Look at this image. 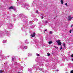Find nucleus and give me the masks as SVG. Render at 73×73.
I'll return each mask as SVG.
<instances>
[{"instance_id": "4", "label": "nucleus", "mask_w": 73, "mask_h": 73, "mask_svg": "<svg viewBox=\"0 0 73 73\" xmlns=\"http://www.w3.org/2000/svg\"><path fill=\"white\" fill-rule=\"evenodd\" d=\"M9 34V33L7 31H5L4 33H3V35H8Z\"/></svg>"}, {"instance_id": "34", "label": "nucleus", "mask_w": 73, "mask_h": 73, "mask_svg": "<svg viewBox=\"0 0 73 73\" xmlns=\"http://www.w3.org/2000/svg\"><path fill=\"white\" fill-rule=\"evenodd\" d=\"M56 72H58V71H59V70H56Z\"/></svg>"}, {"instance_id": "7", "label": "nucleus", "mask_w": 73, "mask_h": 73, "mask_svg": "<svg viewBox=\"0 0 73 73\" xmlns=\"http://www.w3.org/2000/svg\"><path fill=\"white\" fill-rule=\"evenodd\" d=\"M25 7H26V8H29V5H25Z\"/></svg>"}, {"instance_id": "33", "label": "nucleus", "mask_w": 73, "mask_h": 73, "mask_svg": "<svg viewBox=\"0 0 73 73\" xmlns=\"http://www.w3.org/2000/svg\"><path fill=\"white\" fill-rule=\"evenodd\" d=\"M39 70H42V68L41 69V68H39Z\"/></svg>"}, {"instance_id": "5", "label": "nucleus", "mask_w": 73, "mask_h": 73, "mask_svg": "<svg viewBox=\"0 0 73 73\" xmlns=\"http://www.w3.org/2000/svg\"><path fill=\"white\" fill-rule=\"evenodd\" d=\"M0 57L1 58H3L5 59H7V57H6L5 56H4H4H3V55H1Z\"/></svg>"}, {"instance_id": "41", "label": "nucleus", "mask_w": 73, "mask_h": 73, "mask_svg": "<svg viewBox=\"0 0 73 73\" xmlns=\"http://www.w3.org/2000/svg\"><path fill=\"white\" fill-rule=\"evenodd\" d=\"M7 57H9V56H7Z\"/></svg>"}, {"instance_id": "22", "label": "nucleus", "mask_w": 73, "mask_h": 73, "mask_svg": "<svg viewBox=\"0 0 73 73\" xmlns=\"http://www.w3.org/2000/svg\"><path fill=\"white\" fill-rule=\"evenodd\" d=\"M36 13H38V10H36Z\"/></svg>"}, {"instance_id": "15", "label": "nucleus", "mask_w": 73, "mask_h": 73, "mask_svg": "<svg viewBox=\"0 0 73 73\" xmlns=\"http://www.w3.org/2000/svg\"><path fill=\"white\" fill-rule=\"evenodd\" d=\"M32 54H31L29 53V54H28V56H32Z\"/></svg>"}, {"instance_id": "2", "label": "nucleus", "mask_w": 73, "mask_h": 73, "mask_svg": "<svg viewBox=\"0 0 73 73\" xmlns=\"http://www.w3.org/2000/svg\"><path fill=\"white\" fill-rule=\"evenodd\" d=\"M9 28L10 29H12V27H13V25H12L11 23H9Z\"/></svg>"}, {"instance_id": "43", "label": "nucleus", "mask_w": 73, "mask_h": 73, "mask_svg": "<svg viewBox=\"0 0 73 73\" xmlns=\"http://www.w3.org/2000/svg\"><path fill=\"white\" fill-rule=\"evenodd\" d=\"M72 31L73 32V28H72Z\"/></svg>"}, {"instance_id": "17", "label": "nucleus", "mask_w": 73, "mask_h": 73, "mask_svg": "<svg viewBox=\"0 0 73 73\" xmlns=\"http://www.w3.org/2000/svg\"><path fill=\"white\" fill-rule=\"evenodd\" d=\"M47 56H50V53H47Z\"/></svg>"}, {"instance_id": "37", "label": "nucleus", "mask_w": 73, "mask_h": 73, "mask_svg": "<svg viewBox=\"0 0 73 73\" xmlns=\"http://www.w3.org/2000/svg\"><path fill=\"white\" fill-rule=\"evenodd\" d=\"M24 50V48L22 49V50H23V51Z\"/></svg>"}, {"instance_id": "23", "label": "nucleus", "mask_w": 73, "mask_h": 73, "mask_svg": "<svg viewBox=\"0 0 73 73\" xmlns=\"http://www.w3.org/2000/svg\"><path fill=\"white\" fill-rule=\"evenodd\" d=\"M3 71L2 70H0V73H3Z\"/></svg>"}, {"instance_id": "14", "label": "nucleus", "mask_w": 73, "mask_h": 73, "mask_svg": "<svg viewBox=\"0 0 73 73\" xmlns=\"http://www.w3.org/2000/svg\"><path fill=\"white\" fill-rule=\"evenodd\" d=\"M48 43L49 44H50L52 43V41H50L48 42Z\"/></svg>"}, {"instance_id": "18", "label": "nucleus", "mask_w": 73, "mask_h": 73, "mask_svg": "<svg viewBox=\"0 0 73 73\" xmlns=\"http://www.w3.org/2000/svg\"><path fill=\"white\" fill-rule=\"evenodd\" d=\"M3 42V43H4L5 42H7V41L6 40H4Z\"/></svg>"}, {"instance_id": "40", "label": "nucleus", "mask_w": 73, "mask_h": 73, "mask_svg": "<svg viewBox=\"0 0 73 73\" xmlns=\"http://www.w3.org/2000/svg\"><path fill=\"white\" fill-rule=\"evenodd\" d=\"M73 27V25H71V27Z\"/></svg>"}, {"instance_id": "31", "label": "nucleus", "mask_w": 73, "mask_h": 73, "mask_svg": "<svg viewBox=\"0 0 73 73\" xmlns=\"http://www.w3.org/2000/svg\"><path fill=\"white\" fill-rule=\"evenodd\" d=\"M45 23L46 24V23H48V21H45Z\"/></svg>"}, {"instance_id": "24", "label": "nucleus", "mask_w": 73, "mask_h": 73, "mask_svg": "<svg viewBox=\"0 0 73 73\" xmlns=\"http://www.w3.org/2000/svg\"><path fill=\"white\" fill-rule=\"evenodd\" d=\"M35 20L36 21H38V19H37L36 18L35 19Z\"/></svg>"}, {"instance_id": "45", "label": "nucleus", "mask_w": 73, "mask_h": 73, "mask_svg": "<svg viewBox=\"0 0 73 73\" xmlns=\"http://www.w3.org/2000/svg\"><path fill=\"white\" fill-rule=\"evenodd\" d=\"M15 64H16V63H15Z\"/></svg>"}, {"instance_id": "36", "label": "nucleus", "mask_w": 73, "mask_h": 73, "mask_svg": "<svg viewBox=\"0 0 73 73\" xmlns=\"http://www.w3.org/2000/svg\"><path fill=\"white\" fill-rule=\"evenodd\" d=\"M47 31V29H46L44 31V32H45V31Z\"/></svg>"}, {"instance_id": "26", "label": "nucleus", "mask_w": 73, "mask_h": 73, "mask_svg": "<svg viewBox=\"0 0 73 73\" xmlns=\"http://www.w3.org/2000/svg\"><path fill=\"white\" fill-rule=\"evenodd\" d=\"M36 55L37 56H40V55L39 54H36Z\"/></svg>"}, {"instance_id": "6", "label": "nucleus", "mask_w": 73, "mask_h": 73, "mask_svg": "<svg viewBox=\"0 0 73 73\" xmlns=\"http://www.w3.org/2000/svg\"><path fill=\"white\" fill-rule=\"evenodd\" d=\"M35 33L34 32L33 33V34H31V36L32 37H34L35 36Z\"/></svg>"}, {"instance_id": "19", "label": "nucleus", "mask_w": 73, "mask_h": 73, "mask_svg": "<svg viewBox=\"0 0 73 73\" xmlns=\"http://www.w3.org/2000/svg\"><path fill=\"white\" fill-rule=\"evenodd\" d=\"M24 48H25V49H27V46H25Z\"/></svg>"}, {"instance_id": "8", "label": "nucleus", "mask_w": 73, "mask_h": 73, "mask_svg": "<svg viewBox=\"0 0 73 73\" xmlns=\"http://www.w3.org/2000/svg\"><path fill=\"white\" fill-rule=\"evenodd\" d=\"M2 33H3L1 31H0V37H3V35Z\"/></svg>"}, {"instance_id": "39", "label": "nucleus", "mask_w": 73, "mask_h": 73, "mask_svg": "<svg viewBox=\"0 0 73 73\" xmlns=\"http://www.w3.org/2000/svg\"><path fill=\"white\" fill-rule=\"evenodd\" d=\"M71 18V19H73V17H72Z\"/></svg>"}, {"instance_id": "1", "label": "nucleus", "mask_w": 73, "mask_h": 73, "mask_svg": "<svg viewBox=\"0 0 73 73\" xmlns=\"http://www.w3.org/2000/svg\"><path fill=\"white\" fill-rule=\"evenodd\" d=\"M57 43L58 44V45H61V42H60V40H59L57 41H56Z\"/></svg>"}, {"instance_id": "11", "label": "nucleus", "mask_w": 73, "mask_h": 73, "mask_svg": "<svg viewBox=\"0 0 73 73\" xmlns=\"http://www.w3.org/2000/svg\"><path fill=\"white\" fill-rule=\"evenodd\" d=\"M28 71L29 72H30V73H31V71L32 70V69L30 68H29L28 69Z\"/></svg>"}, {"instance_id": "25", "label": "nucleus", "mask_w": 73, "mask_h": 73, "mask_svg": "<svg viewBox=\"0 0 73 73\" xmlns=\"http://www.w3.org/2000/svg\"><path fill=\"white\" fill-rule=\"evenodd\" d=\"M70 73H73V70H71L70 72Z\"/></svg>"}, {"instance_id": "21", "label": "nucleus", "mask_w": 73, "mask_h": 73, "mask_svg": "<svg viewBox=\"0 0 73 73\" xmlns=\"http://www.w3.org/2000/svg\"><path fill=\"white\" fill-rule=\"evenodd\" d=\"M65 5H66V7H68V5H67V3H65Z\"/></svg>"}, {"instance_id": "28", "label": "nucleus", "mask_w": 73, "mask_h": 73, "mask_svg": "<svg viewBox=\"0 0 73 73\" xmlns=\"http://www.w3.org/2000/svg\"><path fill=\"white\" fill-rule=\"evenodd\" d=\"M41 18H42V19H44V17L42 16L41 17Z\"/></svg>"}, {"instance_id": "35", "label": "nucleus", "mask_w": 73, "mask_h": 73, "mask_svg": "<svg viewBox=\"0 0 73 73\" xmlns=\"http://www.w3.org/2000/svg\"><path fill=\"white\" fill-rule=\"evenodd\" d=\"M54 48H56V47H57V46H54Z\"/></svg>"}, {"instance_id": "30", "label": "nucleus", "mask_w": 73, "mask_h": 73, "mask_svg": "<svg viewBox=\"0 0 73 73\" xmlns=\"http://www.w3.org/2000/svg\"><path fill=\"white\" fill-rule=\"evenodd\" d=\"M60 50H61V49H62V47H60Z\"/></svg>"}, {"instance_id": "9", "label": "nucleus", "mask_w": 73, "mask_h": 73, "mask_svg": "<svg viewBox=\"0 0 73 73\" xmlns=\"http://www.w3.org/2000/svg\"><path fill=\"white\" fill-rule=\"evenodd\" d=\"M68 21H69L71 19V16H69L68 17Z\"/></svg>"}, {"instance_id": "38", "label": "nucleus", "mask_w": 73, "mask_h": 73, "mask_svg": "<svg viewBox=\"0 0 73 73\" xmlns=\"http://www.w3.org/2000/svg\"><path fill=\"white\" fill-rule=\"evenodd\" d=\"M56 49H58V47H56Z\"/></svg>"}, {"instance_id": "12", "label": "nucleus", "mask_w": 73, "mask_h": 73, "mask_svg": "<svg viewBox=\"0 0 73 73\" xmlns=\"http://www.w3.org/2000/svg\"><path fill=\"white\" fill-rule=\"evenodd\" d=\"M60 2H61V4H64V1H63V0H60Z\"/></svg>"}, {"instance_id": "32", "label": "nucleus", "mask_w": 73, "mask_h": 73, "mask_svg": "<svg viewBox=\"0 0 73 73\" xmlns=\"http://www.w3.org/2000/svg\"><path fill=\"white\" fill-rule=\"evenodd\" d=\"M71 32H72V30H70V33H71Z\"/></svg>"}, {"instance_id": "27", "label": "nucleus", "mask_w": 73, "mask_h": 73, "mask_svg": "<svg viewBox=\"0 0 73 73\" xmlns=\"http://www.w3.org/2000/svg\"><path fill=\"white\" fill-rule=\"evenodd\" d=\"M50 34H52V31H50Z\"/></svg>"}, {"instance_id": "13", "label": "nucleus", "mask_w": 73, "mask_h": 73, "mask_svg": "<svg viewBox=\"0 0 73 73\" xmlns=\"http://www.w3.org/2000/svg\"><path fill=\"white\" fill-rule=\"evenodd\" d=\"M63 46H64V49H65V48H66V46H65V44H64L63 45Z\"/></svg>"}, {"instance_id": "16", "label": "nucleus", "mask_w": 73, "mask_h": 73, "mask_svg": "<svg viewBox=\"0 0 73 73\" xmlns=\"http://www.w3.org/2000/svg\"><path fill=\"white\" fill-rule=\"evenodd\" d=\"M25 43H27V44H29V42H27V40L25 41Z\"/></svg>"}, {"instance_id": "20", "label": "nucleus", "mask_w": 73, "mask_h": 73, "mask_svg": "<svg viewBox=\"0 0 73 73\" xmlns=\"http://www.w3.org/2000/svg\"><path fill=\"white\" fill-rule=\"evenodd\" d=\"M12 58V61H13V60H14V58H15V57H14L13 58V57Z\"/></svg>"}, {"instance_id": "10", "label": "nucleus", "mask_w": 73, "mask_h": 73, "mask_svg": "<svg viewBox=\"0 0 73 73\" xmlns=\"http://www.w3.org/2000/svg\"><path fill=\"white\" fill-rule=\"evenodd\" d=\"M9 9H14V8H13V6H11L9 8Z\"/></svg>"}, {"instance_id": "42", "label": "nucleus", "mask_w": 73, "mask_h": 73, "mask_svg": "<svg viewBox=\"0 0 73 73\" xmlns=\"http://www.w3.org/2000/svg\"><path fill=\"white\" fill-rule=\"evenodd\" d=\"M72 61H73V58L72 59Z\"/></svg>"}, {"instance_id": "46", "label": "nucleus", "mask_w": 73, "mask_h": 73, "mask_svg": "<svg viewBox=\"0 0 73 73\" xmlns=\"http://www.w3.org/2000/svg\"><path fill=\"white\" fill-rule=\"evenodd\" d=\"M30 23H31V22H30Z\"/></svg>"}, {"instance_id": "29", "label": "nucleus", "mask_w": 73, "mask_h": 73, "mask_svg": "<svg viewBox=\"0 0 73 73\" xmlns=\"http://www.w3.org/2000/svg\"><path fill=\"white\" fill-rule=\"evenodd\" d=\"M71 57H73V54H72L71 55Z\"/></svg>"}, {"instance_id": "44", "label": "nucleus", "mask_w": 73, "mask_h": 73, "mask_svg": "<svg viewBox=\"0 0 73 73\" xmlns=\"http://www.w3.org/2000/svg\"><path fill=\"white\" fill-rule=\"evenodd\" d=\"M18 73H20V72H18Z\"/></svg>"}, {"instance_id": "3", "label": "nucleus", "mask_w": 73, "mask_h": 73, "mask_svg": "<svg viewBox=\"0 0 73 73\" xmlns=\"http://www.w3.org/2000/svg\"><path fill=\"white\" fill-rule=\"evenodd\" d=\"M21 16H23V18L22 19V20L23 21V22H25V21H25V18H24V17H25V16H23V15H20Z\"/></svg>"}]
</instances>
